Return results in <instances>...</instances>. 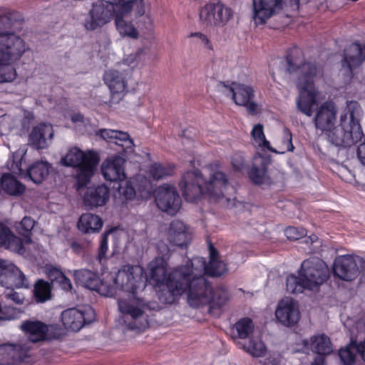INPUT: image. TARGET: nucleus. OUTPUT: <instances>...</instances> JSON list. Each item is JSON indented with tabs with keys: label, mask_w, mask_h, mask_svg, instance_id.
Masks as SVG:
<instances>
[{
	"label": "nucleus",
	"mask_w": 365,
	"mask_h": 365,
	"mask_svg": "<svg viewBox=\"0 0 365 365\" xmlns=\"http://www.w3.org/2000/svg\"><path fill=\"white\" fill-rule=\"evenodd\" d=\"M210 260L206 264L204 257H196L185 266L175 269L171 274L169 287L175 294H187V301L199 305L209 301L207 284L205 274L218 277L227 271V264L220 259V254L212 243L208 241Z\"/></svg>",
	"instance_id": "obj_1"
},
{
	"label": "nucleus",
	"mask_w": 365,
	"mask_h": 365,
	"mask_svg": "<svg viewBox=\"0 0 365 365\" xmlns=\"http://www.w3.org/2000/svg\"><path fill=\"white\" fill-rule=\"evenodd\" d=\"M146 281L143 267L138 265L123 266L114 278L115 288L125 294L118 300L120 323L128 330L141 332L149 327V307L139 296L146 287Z\"/></svg>",
	"instance_id": "obj_2"
},
{
	"label": "nucleus",
	"mask_w": 365,
	"mask_h": 365,
	"mask_svg": "<svg viewBox=\"0 0 365 365\" xmlns=\"http://www.w3.org/2000/svg\"><path fill=\"white\" fill-rule=\"evenodd\" d=\"M23 21L16 11L0 8V83H9L17 76L11 63L19 60L26 51L25 41L11 29L15 22Z\"/></svg>",
	"instance_id": "obj_3"
},
{
	"label": "nucleus",
	"mask_w": 365,
	"mask_h": 365,
	"mask_svg": "<svg viewBox=\"0 0 365 365\" xmlns=\"http://www.w3.org/2000/svg\"><path fill=\"white\" fill-rule=\"evenodd\" d=\"M179 187L187 202H197L202 197L217 200L225 196L230 182L222 171L213 173L207 181L200 170L187 171L179 182Z\"/></svg>",
	"instance_id": "obj_4"
},
{
	"label": "nucleus",
	"mask_w": 365,
	"mask_h": 365,
	"mask_svg": "<svg viewBox=\"0 0 365 365\" xmlns=\"http://www.w3.org/2000/svg\"><path fill=\"white\" fill-rule=\"evenodd\" d=\"M362 109L355 101H347L339 117V124L334 125L324 133L329 142L336 147L347 148L361 139L363 132L360 124Z\"/></svg>",
	"instance_id": "obj_5"
},
{
	"label": "nucleus",
	"mask_w": 365,
	"mask_h": 365,
	"mask_svg": "<svg viewBox=\"0 0 365 365\" xmlns=\"http://www.w3.org/2000/svg\"><path fill=\"white\" fill-rule=\"evenodd\" d=\"M144 0H124L112 10H106L103 13L101 8V17L98 16L95 22L88 25L86 29L88 31H94L102 27L106 24L115 19L116 28L122 36H127L133 38H137L138 32L131 23L126 22L123 17L130 14L131 11L135 8L136 14L138 16H143L145 13Z\"/></svg>",
	"instance_id": "obj_6"
},
{
	"label": "nucleus",
	"mask_w": 365,
	"mask_h": 365,
	"mask_svg": "<svg viewBox=\"0 0 365 365\" xmlns=\"http://www.w3.org/2000/svg\"><path fill=\"white\" fill-rule=\"evenodd\" d=\"M318 74L314 65L307 64L302 68L299 77L296 78V84L299 93L297 106L299 110L308 117L313 115V108L317 103L318 91L314 81Z\"/></svg>",
	"instance_id": "obj_7"
},
{
	"label": "nucleus",
	"mask_w": 365,
	"mask_h": 365,
	"mask_svg": "<svg viewBox=\"0 0 365 365\" xmlns=\"http://www.w3.org/2000/svg\"><path fill=\"white\" fill-rule=\"evenodd\" d=\"M197 14L199 25L207 29L226 28L235 16L234 10L220 0L210 1L200 6Z\"/></svg>",
	"instance_id": "obj_8"
},
{
	"label": "nucleus",
	"mask_w": 365,
	"mask_h": 365,
	"mask_svg": "<svg viewBox=\"0 0 365 365\" xmlns=\"http://www.w3.org/2000/svg\"><path fill=\"white\" fill-rule=\"evenodd\" d=\"M218 86L236 105L245 107L249 114L257 113L258 104L254 101L255 90L251 86L232 81L230 85L220 82Z\"/></svg>",
	"instance_id": "obj_9"
},
{
	"label": "nucleus",
	"mask_w": 365,
	"mask_h": 365,
	"mask_svg": "<svg viewBox=\"0 0 365 365\" xmlns=\"http://www.w3.org/2000/svg\"><path fill=\"white\" fill-rule=\"evenodd\" d=\"M299 274L304 278L307 289H314L326 281L329 277V269L322 260L312 257L302 263Z\"/></svg>",
	"instance_id": "obj_10"
},
{
	"label": "nucleus",
	"mask_w": 365,
	"mask_h": 365,
	"mask_svg": "<svg viewBox=\"0 0 365 365\" xmlns=\"http://www.w3.org/2000/svg\"><path fill=\"white\" fill-rule=\"evenodd\" d=\"M182 266L174 268L167 276V263L163 258H156L149 264V272L148 280L149 282L155 286H160L165 284L168 288V296L165 297L164 301L167 304L173 303L176 298L181 294H175L169 287L170 279L173 272Z\"/></svg>",
	"instance_id": "obj_11"
},
{
	"label": "nucleus",
	"mask_w": 365,
	"mask_h": 365,
	"mask_svg": "<svg viewBox=\"0 0 365 365\" xmlns=\"http://www.w3.org/2000/svg\"><path fill=\"white\" fill-rule=\"evenodd\" d=\"M155 200L160 210L171 215L178 212L182 202L176 187L169 184H163L156 189Z\"/></svg>",
	"instance_id": "obj_12"
},
{
	"label": "nucleus",
	"mask_w": 365,
	"mask_h": 365,
	"mask_svg": "<svg viewBox=\"0 0 365 365\" xmlns=\"http://www.w3.org/2000/svg\"><path fill=\"white\" fill-rule=\"evenodd\" d=\"M365 62V43L355 41L344 51L341 67L346 69L347 76H354V71Z\"/></svg>",
	"instance_id": "obj_13"
},
{
	"label": "nucleus",
	"mask_w": 365,
	"mask_h": 365,
	"mask_svg": "<svg viewBox=\"0 0 365 365\" xmlns=\"http://www.w3.org/2000/svg\"><path fill=\"white\" fill-rule=\"evenodd\" d=\"M302 351L304 352L312 351L317 354L311 365H324L325 358L324 355L332 351L330 339L324 334L314 335L310 339L302 340Z\"/></svg>",
	"instance_id": "obj_14"
},
{
	"label": "nucleus",
	"mask_w": 365,
	"mask_h": 365,
	"mask_svg": "<svg viewBox=\"0 0 365 365\" xmlns=\"http://www.w3.org/2000/svg\"><path fill=\"white\" fill-rule=\"evenodd\" d=\"M130 73V69L122 72L111 69L105 72L103 81L110 91L111 103H117L122 99L127 87V76Z\"/></svg>",
	"instance_id": "obj_15"
},
{
	"label": "nucleus",
	"mask_w": 365,
	"mask_h": 365,
	"mask_svg": "<svg viewBox=\"0 0 365 365\" xmlns=\"http://www.w3.org/2000/svg\"><path fill=\"white\" fill-rule=\"evenodd\" d=\"M73 275L77 283L89 289L97 291L102 295L112 297L115 294V288L113 287H107L95 272L88 269H81L74 270Z\"/></svg>",
	"instance_id": "obj_16"
},
{
	"label": "nucleus",
	"mask_w": 365,
	"mask_h": 365,
	"mask_svg": "<svg viewBox=\"0 0 365 365\" xmlns=\"http://www.w3.org/2000/svg\"><path fill=\"white\" fill-rule=\"evenodd\" d=\"M337 113L338 108L335 102L332 100L324 101L316 111L314 118L315 128L322 133L332 128L336 124Z\"/></svg>",
	"instance_id": "obj_17"
},
{
	"label": "nucleus",
	"mask_w": 365,
	"mask_h": 365,
	"mask_svg": "<svg viewBox=\"0 0 365 365\" xmlns=\"http://www.w3.org/2000/svg\"><path fill=\"white\" fill-rule=\"evenodd\" d=\"M94 319V312L88 307L84 311L70 308L61 313V321L66 329L79 331L85 323H90Z\"/></svg>",
	"instance_id": "obj_18"
},
{
	"label": "nucleus",
	"mask_w": 365,
	"mask_h": 365,
	"mask_svg": "<svg viewBox=\"0 0 365 365\" xmlns=\"http://www.w3.org/2000/svg\"><path fill=\"white\" fill-rule=\"evenodd\" d=\"M277 319L284 326L291 327L298 322L300 317L297 303L290 297H285L278 303L275 311Z\"/></svg>",
	"instance_id": "obj_19"
},
{
	"label": "nucleus",
	"mask_w": 365,
	"mask_h": 365,
	"mask_svg": "<svg viewBox=\"0 0 365 365\" xmlns=\"http://www.w3.org/2000/svg\"><path fill=\"white\" fill-rule=\"evenodd\" d=\"M20 234L22 237L16 235L11 230H0V245L6 249L19 254H24L25 250L23 244L31 243V230H23Z\"/></svg>",
	"instance_id": "obj_20"
},
{
	"label": "nucleus",
	"mask_w": 365,
	"mask_h": 365,
	"mask_svg": "<svg viewBox=\"0 0 365 365\" xmlns=\"http://www.w3.org/2000/svg\"><path fill=\"white\" fill-rule=\"evenodd\" d=\"M125 159L115 155L106 159L101 165V173L106 181L121 182L125 178Z\"/></svg>",
	"instance_id": "obj_21"
},
{
	"label": "nucleus",
	"mask_w": 365,
	"mask_h": 365,
	"mask_svg": "<svg viewBox=\"0 0 365 365\" xmlns=\"http://www.w3.org/2000/svg\"><path fill=\"white\" fill-rule=\"evenodd\" d=\"M253 18L257 24H264L280 9L282 0H252Z\"/></svg>",
	"instance_id": "obj_22"
},
{
	"label": "nucleus",
	"mask_w": 365,
	"mask_h": 365,
	"mask_svg": "<svg viewBox=\"0 0 365 365\" xmlns=\"http://www.w3.org/2000/svg\"><path fill=\"white\" fill-rule=\"evenodd\" d=\"M336 276L343 280L350 281L355 279L359 273V268L354 257L343 255L336 258L333 267Z\"/></svg>",
	"instance_id": "obj_23"
},
{
	"label": "nucleus",
	"mask_w": 365,
	"mask_h": 365,
	"mask_svg": "<svg viewBox=\"0 0 365 365\" xmlns=\"http://www.w3.org/2000/svg\"><path fill=\"white\" fill-rule=\"evenodd\" d=\"M29 346L23 345H0V365H14L24 361L28 356Z\"/></svg>",
	"instance_id": "obj_24"
},
{
	"label": "nucleus",
	"mask_w": 365,
	"mask_h": 365,
	"mask_svg": "<svg viewBox=\"0 0 365 365\" xmlns=\"http://www.w3.org/2000/svg\"><path fill=\"white\" fill-rule=\"evenodd\" d=\"M304 58L303 51L297 46L294 45L290 47L286 55V61L287 63V71L289 73H296L297 78L299 77L302 68L307 64H312L317 68V73L320 72V68L315 61H303Z\"/></svg>",
	"instance_id": "obj_25"
},
{
	"label": "nucleus",
	"mask_w": 365,
	"mask_h": 365,
	"mask_svg": "<svg viewBox=\"0 0 365 365\" xmlns=\"http://www.w3.org/2000/svg\"><path fill=\"white\" fill-rule=\"evenodd\" d=\"M53 137V129L51 124L41 123L34 127L29 134L30 144L36 149H44L48 147V141Z\"/></svg>",
	"instance_id": "obj_26"
},
{
	"label": "nucleus",
	"mask_w": 365,
	"mask_h": 365,
	"mask_svg": "<svg viewBox=\"0 0 365 365\" xmlns=\"http://www.w3.org/2000/svg\"><path fill=\"white\" fill-rule=\"evenodd\" d=\"M21 329L28 335V341L36 343L44 341L48 337L49 326L37 320L24 321Z\"/></svg>",
	"instance_id": "obj_27"
},
{
	"label": "nucleus",
	"mask_w": 365,
	"mask_h": 365,
	"mask_svg": "<svg viewBox=\"0 0 365 365\" xmlns=\"http://www.w3.org/2000/svg\"><path fill=\"white\" fill-rule=\"evenodd\" d=\"M110 196L109 188L105 185L92 186L87 188L83 200L86 206L97 207L104 205Z\"/></svg>",
	"instance_id": "obj_28"
},
{
	"label": "nucleus",
	"mask_w": 365,
	"mask_h": 365,
	"mask_svg": "<svg viewBox=\"0 0 365 365\" xmlns=\"http://www.w3.org/2000/svg\"><path fill=\"white\" fill-rule=\"evenodd\" d=\"M96 135L109 143H114L115 144L121 146L123 150H125V148H131L133 145V140L126 132L104 128L100 129L96 133Z\"/></svg>",
	"instance_id": "obj_29"
},
{
	"label": "nucleus",
	"mask_w": 365,
	"mask_h": 365,
	"mask_svg": "<svg viewBox=\"0 0 365 365\" xmlns=\"http://www.w3.org/2000/svg\"><path fill=\"white\" fill-rule=\"evenodd\" d=\"M207 287L209 289V301L199 305H193L188 301V303L191 307H200L205 305H209L210 312H212L215 309H220L227 303L230 297L227 289L223 287H217L215 291H213L210 284H207Z\"/></svg>",
	"instance_id": "obj_30"
},
{
	"label": "nucleus",
	"mask_w": 365,
	"mask_h": 365,
	"mask_svg": "<svg viewBox=\"0 0 365 365\" xmlns=\"http://www.w3.org/2000/svg\"><path fill=\"white\" fill-rule=\"evenodd\" d=\"M51 168L47 162L36 161L27 168L26 175L34 183L40 184L47 178Z\"/></svg>",
	"instance_id": "obj_31"
},
{
	"label": "nucleus",
	"mask_w": 365,
	"mask_h": 365,
	"mask_svg": "<svg viewBox=\"0 0 365 365\" xmlns=\"http://www.w3.org/2000/svg\"><path fill=\"white\" fill-rule=\"evenodd\" d=\"M100 3H96L93 4L92 9L89 11L88 16L85 19L84 27L86 29L88 25L93 24L96 18L101 17V11L99 8H101L103 12L106 10H112L123 2L124 0H100Z\"/></svg>",
	"instance_id": "obj_32"
},
{
	"label": "nucleus",
	"mask_w": 365,
	"mask_h": 365,
	"mask_svg": "<svg viewBox=\"0 0 365 365\" xmlns=\"http://www.w3.org/2000/svg\"><path fill=\"white\" fill-rule=\"evenodd\" d=\"M254 328V323L250 318H242L232 327L231 329L232 337L234 340L246 339L253 332Z\"/></svg>",
	"instance_id": "obj_33"
},
{
	"label": "nucleus",
	"mask_w": 365,
	"mask_h": 365,
	"mask_svg": "<svg viewBox=\"0 0 365 365\" xmlns=\"http://www.w3.org/2000/svg\"><path fill=\"white\" fill-rule=\"evenodd\" d=\"M1 285L6 287L7 289L28 288L29 282L24 273L17 267L16 272H11L6 279H4Z\"/></svg>",
	"instance_id": "obj_34"
},
{
	"label": "nucleus",
	"mask_w": 365,
	"mask_h": 365,
	"mask_svg": "<svg viewBox=\"0 0 365 365\" xmlns=\"http://www.w3.org/2000/svg\"><path fill=\"white\" fill-rule=\"evenodd\" d=\"M175 166L170 163H153L150 165V176L155 180L172 176L175 173Z\"/></svg>",
	"instance_id": "obj_35"
},
{
	"label": "nucleus",
	"mask_w": 365,
	"mask_h": 365,
	"mask_svg": "<svg viewBox=\"0 0 365 365\" xmlns=\"http://www.w3.org/2000/svg\"><path fill=\"white\" fill-rule=\"evenodd\" d=\"M250 181L257 185H261L264 182L265 176L267 172L266 164L262 162L259 167L252 165L250 169L246 170Z\"/></svg>",
	"instance_id": "obj_36"
},
{
	"label": "nucleus",
	"mask_w": 365,
	"mask_h": 365,
	"mask_svg": "<svg viewBox=\"0 0 365 365\" xmlns=\"http://www.w3.org/2000/svg\"><path fill=\"white\" fill-rule=\"evenodd\" d=\"M242 349L254 357L263 356L267 351L264 344L259 338H250L247 344H244Z\"/></svg>",
	"instance_id": "obj_37"
},
{
	"label": "nucleus",
	"mask_w": 365,
	"mask_h": 365,
	"mask_svg": "<svg viewBox=\"0 0 365 365\" xmlns=\"http://www.w3.org/2000/svg\"><path fill=\"white\" fill-rule=\"evenodd\" d=\"M102 219L92 213L83 214L77 223V228H102Z\"/></svg>",
	"instance_id": "obj_38"
},
{
	"label": "nucleus",
	"mask_w": 365,
	"mask_h": 365,
	"mask_svg": "<svg viewBox=\"0 0 365 365\" xmlns=\"http://www.w3.org/2000/svg\"><path fill=\"white\" fill-rule=\"evenodd\" d=\"M34 297L38 302H44L51 299V288L50 284L43 280H38L34 287Z\"/></svg>",
	"instance_id": "obj_39"
},
{
	"label": "nucleus",
	"mask_w": 365,
	"mask_h": 365,
	"mask_svg": "<svg viewBox=\"0 0 365 365\" xmlns=\"http://www.w3.org/2000/svg\"><path fill=\"white\" fill-rule=\"evenodd\" d=\"M99 161V156L96 152L93 150H89L86 153L83 152L79 168L85 170L86 172L94 173Z\"/></svg>",
	"instance_id": "obj_40"
},
{
	"label": "nucleus",
	"mask_w": 365,
	"mask_h": 365,
	"mask_svg": "<svg viewBox=\"0 0 365 365\" xmlns=\"http://www.w3.org/2000/svg\"><path fill=\"white\" fill-rule=\"evenodd\" d=\"M283 232L288 240H302V242L306 244H312L317 240V236L315 235L307 236L306 230H283Z\"/></svg>",
	"instance_id": "obj_41"
},
{
	"label": "nucleus",
	"mask_w": 365,
	"mask_h": 365,
	"mask_svg": "<svg viewBox=\"0 0 365 365\" xmlns=\"http://www.w3.org/2000/svg\"><path fill=\"white\" fill-rule=\"evenodd\" d=\"M304 289H307L305 279L303 277H297L294 274L289 275L287 278V292L297 294L301 293Z\"/></svg>",
	"instance_id": "obj_42"
},
{
	"label": "nucleus",
	"mask_w": 365,
	"mask_h": 365,
	"mask_svg": "<svg viewBox=\"0 0 365 365\" xmlns=\"http://www.w3.org/2000/svg\"><path fill=\"white\" fill-rule=\"evenodd\" d=\"M83 152L78 148H73L68 150L64 158L63 163L68 167L80 168Z\"/></svg>",
	"instance_id": "obj_43"
},
{
	"label": "nucleus",
	"mask_w": 365,
	"mask_h": 365,
	"mask_svg": "<svg viewBox=\"0 0 365 365\" xmlns=\"http://www.w3.org/2000/svg\"><path fill=\"white\" fill-rule=\"evenodd\" d=\"M137 196L147 199L151 195V183L145 177H138L133 180Z\"/></svg>",
	"instance_id": "obj_44"
},
{
	"label": "nucleus",
	"mask_w": 365,
	"mask_h": 365,
	"mask_svg": "<svg viewBox=\"0 0 365 365\" xmlns=\"http://www.w3.org/2000/svg\"><path fill=\"white\" fill-rule=\"evenodd\" d=\"M356 353L355 341H351L345 348L339 350V356L344 365H353Z\"/></svg>",
	"instance_id": "obj_45"
},
{
	"label": "nucleus",
	"mask_w": 365,
	"mask_h": 365,
	"mask_svg": "<svg viewBox=\"0 0 365 365\" xmlns=\"http://www.w3.org/2000/svg\"><path fill=\"white\" fill-rule=\"evenodd\" d=\"M251 135L258 146L272 150L269 142L265 138L264 127L261 123H257L253 127Z\"/></svg>",
	"instance_id": "obj_46"
},
{
	"label": "nucleus",
	"mask_w": 365,
	"mask_h": 365,
	"mask_svg": "<svg viewBox=\"0 0 365 365\" xmlns=\"http://www.w3.org/2000/svg\"><path fill=\"white\" fill-rule=\"evenodd\" d=\"M173 242L180 247H187L191 242L192 236L188 230H173Z\"/></svg>",
	"instance_id": "obj_47"
},
{
	"label": "nucleus",
	"mask_w": 365,
	"mask_h": 365,
	"mask_svg": "<svg viewBox=\"0 0 365 365\" xmlns=\"http://www.w3.org/2000/svg\"><path fill=\"white\" fill-rule=\"evenodd\" d=\"M231 165L235 172L242 173L248 168L244 155L241 152H235L231 157Z\"/></svg>",
	"instance_id": "obj_48"
},
{
	"label": "nucleus",
	"mask_w": 365,
	"mask_h": 365,
	"mask_svg": "<svg viewBox=\"0 0 365 365\" xmlns=\"http://www.w3.org/2000/svg\"><path fill=\"white\" fill-rule=\"evenodd\" d=\"M114 230H107L101 236L97 259L99 262L106 259V254L108 250V237Z\"/></svg>",
	"instance_id": "obj_49"
},
{
	"label": "nucleus",
	"mask_w": 365,
	"mask_h": 365,
	"mask_svg": "<svg viewBox=\"0 0 365 365\" xmlns=\"http://www.w3.org/2000/svg\"><path fill=\"white\" fill-rule=\"evenodd\" d=\"M117 183L118 185V189L119 192H121L126 200H132L138 197L135 187L133 184V180L126 182L124 187H123L120 182H118Z\"/></svg>",
	"instance_id": "obj_50"
},
{
	"label": "nucleus",
	"mask_w": 365,
	"mask_h": 365,
	"mask_svg": "<svg viewBox=\"0 0 365 365\" xmlns=\"http://www.w3.org/2000/svg\"><path fill=\"white\" fill-rule=\"evenodd\" d=\"M94 173L86 172L85 170L78 168V173L76 175V187L77 190H81L86 187L90 182L91 178Z\"/></svg>",
	"instance_id": "obj_51"
},
{
	"label": "nucleus",
	"mask_w": 365,
	"mask_h": 365,
	"mask_svg": "<svg viewBox=\"0 0 365 365\" xmlns=\"http://www.w3.org/2000/svg\"><path fill=\"white\" fill-rule=\"evenodd\" d=\"M16 267L11 262L5 259H0V283L4 282V279H6L13 272H16Z\"/></svg>",
	"instance_id": "obj_52"
},
{
	"label": "nucleus",
	"mask_w": 365,
	"mask_h": 365,
	"mask_svg": "<svg viewBox=\"0 0 365 365\" xmlns=\"http://www.w3.org/2000/svg\"><path fill=\"white\" fill-rule=\"evenodd\" d=\"M16 309L10 305L0 302V320H11L16 317Z\"/></svg>",
	"instance_id": "obj_53"
},
{
	"label": "nucleus",
	"mask_w": 365,
	"mask_h": 365,
	"mask_svg": "<svg viewBox=\"0 0 365 365\" xmlns=\"http://www.w3.org/2000/svg\"><path fill=\"white\" fill-rule=\"evenodd\" d=\"M188 38H197V43L200 42L205 48L213 51V46L212 44V42L208 37V36L202 32L197 31V32H191L188 36Z\"/></svg>",
	"instance_id": "obj_54"
},
{
	"label": "nucleus",
	"mask_w": 365,
	"mask_h": 365,
	"mask_svg": "<svg viewBox=\"0 0 365 365\" xmlns=\"http://www.w3.org/2000/svg\"><path fill=\"white\" fill-rule=\"evenodd\" d=\"M47 274L52 282L56 283L64 274L58 268L51 267L47 268Z\"/></svg>",
	"instance_id": "obj_55"
},
{
	"label": "nucleus",
	"mask_w": 365,
	"mask_h": 365,
	"mask_svg": "<svg viewBox=\"0 0 365 365\" xmlns=\"http://www.w3.org/2000/svg\"><path fill=\"white\" fill-rule=\"evenodd\" d=\"M282 143L286 145L287 151H293L294 145L292 144V134L289 129L285 128L284 129V137Z\"/></svg>",
	"instance_id": "obj_56"
},
{
	"label": "nucleus",
	"mask_w": 365,
	"mask_h": 365,
	"mask_svg": "<svg viewBox=\"0 0 365 365\" xmlns=\"http://www.w3.org/2000/svg\"><path fill=\"white\" fill-rule=\"evenodd\" d=\"M4 297L9 299L12 300L18 304L24 303V297L16 292H14L13 289L9 290L4 294Z\"/></svg>",
	"instance_id": "obj_57"
},
{
	"label": "nucleus",
	"mask_w": 365,
	"mask_h": 365,
	"mask_svg": "<svg viewBox=\"0 0 365 365\" xmlns=\"http://www.w3.org/2000/svg\"><path fill=\"white\" fill-rule=\"evenodd\" d=\"M355 349L357 354L365 363V338L359 341L355 340Z\"/></svg>",
	"instance_id": "obj_58"
},
{
	"label": "nucleus",
	"mask_w": 365,
	"mask_h": 365,
	"mask_svg": "<svg viewBox=\"0 0 365 365\" xmlns=\"http://www.w3.org/2000/svg\"><path fill=\"white\" fill-rule=\"evenodd\" d=\"M56 284L64 291H71L72 289L71 280L65 274L60 278V280Z\"/></svg>",
	"instance_id": "obj_59"
},
{
	"label": "nucleus",
	"mask_w": 365,
	"mask_h": 365,
	"mask_svg": "<svg viewBox=\"0 0 365 365\" xmlns=\"http://www.w3.org/2000/svg\"><path fill=\"white\" fill-rule=\"evenodd\" d=\"M36 222L31 217H24L21 222L19 228H34Z\"/></svg>",
	"instance_id": "obj_60"
},
{
	"label": "nucleus",
	"mask_w": 365,
	"mask_h": 365,
	"mask_svg": "<svg viewBox=\"0 0 365 365\" xmlns=\"http://www.w3.org/2000/svg\"><path fill=\"white\" fill-rule=\"evenodd\" d=\"M262 365H280L281 358L280 356H270L266 358L263 361H260Z\"/></svg>",
	"instance_id": "obj_61"
},
{
	"label": "nucleus",
	"mask_w": 365,
	"mask_h": 365,
	"mask_svg": "<svg viewBox=\"0 0 365 365\" xmlns=\"http://www.w3.org/2000/svg\"><path fill=\"white\" fill-rule=\"evenodd\" d=\"M357 157L361 163L365 165V144L363 143L358 146Z\"/></svg>",
	"instance_id": "obj_62"
},
{
	"label": "nucleus",
	"mask_w": 365,
	"mask_h": 365,
	"mask_svg": "<svg viewBox=\"0 0 365 365\" xmlns=\"http://www.w3.org/2000/svg\"><path fill=\"white\" fill-rule=\"evenodd\" d=\"M169 228L173 229V228H187V226L184 225L183 223L181 222L173 221L170 223Z\"/></svg>",
	"instance_id": "obj_63"
},
{
	"label": "nucleus",
	"mask_w": 365,
	"mask_h": 365,
	"mask_svg": "<svg viewBox=\"0 0 365 365\" xmlns=\"http://www.w3.org/2000/svg\"><path fill=\"white\" fill-rule=\"evenodd\" d=\"M72 120L74 122H76V121H82L83 120V116H81L80 115H78L73 116L72 118Z\"/></svg>",
	"instance_id": "obj_64"
}]
</instances>
